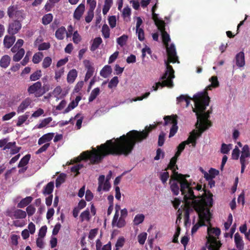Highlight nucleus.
<instances>
[{"label": "nucleus", "mask_w": 250, "mask_h": 250, "mask_svg": "<svg viewBox=\"0 0 250 250\" xmlns=\"http://www.w3.org/2000/svg\"><path fill=\"white\" fill-rule=\"evenodd\" d=\"M162 81V82H158L157 83H155V85H153L152 86L153 90L154 91L157 90L158 88L160 86H161L162 87L165 86H167L168 87H172L173 86H172L170 84L171 82L169 80H161Z\"/></svg>", "instance_id": "19"}, {"label": "nucleus", "mask_w": 250, "mask_h": 250, "mask_svg": "<svg viewBox=\"0 0 250 250\" xmlns=\"http://www.w3.org/2000/svg\"><path fill=\"white\" fill-rule=\"evenodd\" d=\"M10 58L8 55H4L2 57L0 60V66L4 68H7L10 62Z\"/></svg>", "instance_id": "24"}, {"label": "nucleus", "mask_w": 250, "mask_h": 250, "mask_svg": "<svg viewBox=\"0 0 250 250\" xmlns=\"http://www.w3.org/2000/svg\"><path fill=\"white\" fill-rule=\"evenodd\" d=\"M136 33L137 34L138 39L140 41H143L145 39V34L144 30L142 28L136 29Z\"/></svg>", "instance_id": "60"}, {"label": "nucleus", "mask_w": 250, "mask_h": 250, "mask_svg": "<svg viewBox=\"0 0 250 250\" xmlns=\"http://www.w3.org/2000/svg\"><path fill=\"white\" fill-rule=\"evenodd\" d=\"M26 214H27L29 216H31L35 213L36 208L32 205H29L26 208Z\"/></svg>", "instance_id": "61"}, {"label": "nucleus", "mask_w": 250, "mask_h": 250, "mask_svg": "<svg viewBox=\"0 0 250 250\" xmlns=\"http://www.w3.org/2000/svg\"><path fill=\"white\" fill-rule=\"evenodd\" d=\"M211 84L213 85V87L216 88L219 86V83L216 76H212L209 79Z\"/></svg>", "instance_id": "63"}, {"label": "nucleus", "mask_w": 250, "mask_h": 250, "mask_svg": "<svg viewBox=\"0 0 250 250\" xmlns=\"http://www.w3.org/2000/svg\"><path fill=\"white\" fill-rule=\"evenodd\" d=\"M221 233V230L219 228H211L210 227L208 228V237L207 243L211 244V242L208 241V239L210 237H214L212 235L218 236Z\"/></svg>", "instance_id": "16"}, {"label": "nucleus", "mask_w": 250, "mask_h": 250, "mask_svg": "<svg viewBox=\"0 0 250 250\" xmlns=\"http://www.w3.org/2000/svg\"><path fill=\"white\" fill-rule=\"evenodd\" d=\"M33 198L31 196H27L22 199L17 205L19 208H23L31 203Z\"/></svg>", "instance_id": "21"}, {"label": "nucleus", "mask_w": 250, "mask_h": 250, "mask_svg": "<svg viewBox=\"0 0 250 250\" xmlns=\"http://www.w3.org/2000/svg\"><path fill=\"white\" fill-rule=\"evenodd\" d=\"M80 218L81 222L84 221H89L90 220V212L88 208L81 213Z\"/></svg>", "instance_id": "33"}, {"label": "nucleus", "mask_w": 250, "mask_h": 250, "mask_svg": "<svg viewBox=\"0 0 250 250\" xmlns=\"http://www.w3.org/2000/svg\"><path fill=\"white\" fill-rule=\"evenodd\" d=\"M77 105L78 104H77V103H75L74 101H72L69 103L68 106L64 109L63 113L65 114L69 112L70 110L74 109Z\"/></svg>", "instance_id": "56"}, {"label": "nucleus", "mask_w": 250, "mask_h": 250, "mask_svg": "<svg viewBox=\"0 0 250 250\" xmlns=\"http://www.w3.org/2000/svg\"><path fill=\"white\" fill-rule=\"evenodd\" d=\"M52 120L51 117H48L42 120L41 123L37 125V128H42L48 125Z\"/></svg>", "instance_id": "47"}, {"label": "nucleus", "mask_w": 250, "mask_h": 250, "mask_svg": "<svg viewBox=\"0 0 250 250\" xmlns=\"http://www.w3.org/2000/svg\"><path fill=\"white\" fill-rule=\"evenodd\" d=\"M145 219V215L143 214H138L136 215L133 220L134 225L138 226L143 222Z\"/></svg>", "instance_id": "39"}, {"label": "nucleus", "mask_w": 250, "mask_h": 250, "mask_svg": "<svg viewBox=\"0 0 250 250\" xmlns=\"http://www.w3.org/2000/svg\"><path fill=\"white\" fill-rule=\"evenodd\" d=\"M43 57V55L42 52H38L37 53H36L33 55L32 58L33 62L35 64L39 63L42 61Z\"/></svg>", "instance_id": "38"}, {"label": "nucleus", "mask_w": 250, "mask_h": 250, "mask_svg": "<svg viewBox=\"0 0 250 250\" xmlns=\"http://www.w3.org/2000/svg\"><path fill=\"white\" fill-rule=\"evenodd\" d=\"M178 116L176 115H173L171 116H166L164 118L165 123L164 125H167L168 124H172L173 125V122L174 120H177Z\"/></svg>", "instance_id": "35"}, {"label": "nucleus", "mask_w": 250, "mask_h": 250, "mask_svg": "<svg viewBox=\"0 0 250 250\" xmlns=\"http://www.w3.org/2000/svg\"><path fill=\"white\" fill-rule=\"evenodd\" d=\"M236 64L239 67H241L245 65V54L243 51L237 53L235 56Z\"/></svg>", "instance_id": "12"}, {"label": "nucleus", "mask_w": 250, "mask_h": 250, "mask_svg": "<svg viewBox=\"0 0 250 250\" xmlns=\"http://www.w3.org/2000/svg\"><path fill=\"white\" fill-rule=\"evenodd\" d=\"M177 162V160L175 159V158H172L170 159V162L168 164L167 167L165 169V170L167 171L168 169H171L176 168V169H178V166L176 165Z\"/></svg>", "instance_id": "51"}, {"label": "nucleus", "mask_w": 250, "mask_h": 250, "mask_svg": "<svg viewBox=\"0 0 250 250\" xmlns=\"http://www.w3.org/2000/svg\"><path fill=\"white\" fill-rule=\"evenodd\" d=\"M119 83L118 78L117 76L114 77L109 82L108 87L109 88H112L116 87Z\"/></svg>", "instance_id": "54"}, {"label": "nucleus", "mask_w": 250, "mask_h": 250, "mask_svg": "<svg viewBox=\"0 0 250 250\" xmlns=\"http://www.w3.org/2000/svg\"><path fill=\"white\" fill-rule=\"evenodd\" d=\"M208 241L211 242L208 247V250H220L222 245L220 241H217L214 237H210Z\"/></svg>", "instance_id": "11"}, {"label": "nucleus", "mask_w": 250, "mask_h": 250, "mask_svg": "<svg viewBox=\"0 0 250 250\" xmlns=\"http://www.w3.org/2000/svg\"><path fill=\"white\" fill-rule=\"evenodd\" d=\"M25 53V51L23 48H21L13 57V60L14 62L20 61L23 57Z\"/></svg>", "instance_id": "34"}, {"label": "nucleus", "mask_w": 250, "mask_h": 250, "mask_svg": "<svg viewBox=\"0 0 250 250\" xmlns=\"http://www.w3.org/2000/svg\"><path fill=\"white\" fill-rule=\"evenodd\" d=\"M49 90V85H44L42 86V83L38 81L28 87L27 92L29 94H34L36 97H40Z\"/></svg>", "instance_id": "5"}, {"label": "nucleus", "mask_w": 250, "mask_h": 250, "mask_svg": "<svg viewBox=\"0 0 250 250\" xmlns=\"http://www.w3.org/2000/svg\"><path fill=\"white\" fill-rule=\"evenodd\" d=\"M31 156L30 154H28L23 157L20 160L18 167H24L26 165L28 164L30 160Z\"/></svg>", "instance_id": "32"}, {"label": "nucleus", "mask_w": 250, "mask_h": 250, "mask_svg": "<svg viewBox=\"0 0 250 250\" xmlns=\"http://www.w3.org/2000/svg\"><path fill=\"white\" fill-rule=\"evenodd\" d=\"M31 100L29 99H26L23 100L19 106L17 112L18 113L23 112L30 104Z\"/></svg>", "instance_id": "20"}, {"label": "nucleus", "mask_w": 250, "mask_h": 250, "mask_svg": "<svg viewBox=\"0 0 250 250\" xmlns=\"http://www.w3.org/2000/svg\"><path fill=\"white\" fill-rule=\"evenodd\" d=\"M192 99L194 102L195 106L194 108L192 107V111L196 113L197 116V120L195 126L198 128V130L192 131L186 142L187 144L191 143L192 146L195 147L197 138L201 136L204 131L212 125L211 122L208 120L210 114L212 112V108L205 112L206 107L210 102V98L207 91L194 95Z\"/></svg>", "instance_id": "2"}, {"label": "nucleus", "mask_w": 250, "mask_h": 250, "mask_svg": "<svg viewBox=\"0 0 250 250\" xmlns=\"http://www.w3.org/2000/svg\"><path fill=\"white\" fill-rule=\"evenodd\" d=\"M172 123H173V125H172L170 129V132L169 134V138H171L175 135L178 128V127L177 126L178 121L174 120L173 122H172Z\"/></svg>", "instance_id": "36"}, {"label": "nucleus", "mask_w": 250, "mask_h": 250, "mask_svg": "<svg viewBox=\"0 0 250 250\" xmlns=\"http://www.w3.org/2000/svg\"><path fill=\"white\" fill-rule=\"evenodd\" d=\"M83 64L87 69V72L84 78V81L86 82L93 75L94 68L92 66L91 62L89 60H84L83 61Z\"/></svg>", "instance_id": "10"}, {"label": "nucleus", "mask_w": 250, "mask_h": 250, "mask_svg": "<svg viewBox=\"0 0 250 250\" xmlns=\"http://www.w3.org/2000/svg\"><path fill=\"white\" fill-rule=\"evenodd\" d=\"M169 177V173L167 171H165L163 172H161L160 174V179L163 184H165L167 183V179Z\"/></svg>", "instance_id": "50"}, {"label": "nucleus", "mask_w": 250, "mask_h": 250, "mask_svg": "<svg viewBox=\"0 0 250 250\" xmlns=\"http://www.w3.org/2000/svg\"><path fill=\"white\" fill-rule=\"evenodd\" d=\"M102 42V39L101 37H97L95 38L90 47V50L92 51L96 50L99 47Z\"/></svg>", "instance_id": "30"}, {"label": "nucleus", "mask_w": 250, "mask_h": 250, "mask_svg": "<svg viewBox=\"0 0 250 250\" xmlns=\"http://www.w3.org/2000/svg\"><path fill=\"white\" fill-rule=\"evenodd\" d=\"M234 242L236 247H240V248L242 246H244L242 238L238 232L236 233L234 235Z\"/></svg>", "instance_id": "31"}, {"label": "nucleus", "mask_w": 250, "mask_h": 250, "mask_svg": "<svg viewBox=\"0 0 250 250\" xmlns=\"http://www.w3.org/2000/svg\"><path fill=\"white\" fill-rule=\"evenodd\" d=\"M177 169L176 168L170 169L172 170V174L171 176L170 180L176 181L179 183L180 178L184 176L183 174L179 173L177 171Z\"/></svg>", "instance_id": "29"}, {"label": "nucleus", "mask_w": 250, "mask_h": 250, "mask_svg": "<svg viewBox=\"0 0 250 250\" xmlns=\"http://www.w3.org/2000/svg\"><path fill=\"white\" fill-rule=\"evenodd\" d=\"M171 62H169V60L165 61V64L166 65V70L164 75L160 78V80H169L171 82L170 83L172 86H173L172 79L174 78V71L172 68V66L169 65V63Z\"/></svg>", "instance_id": "8"}, {"label": "nucleus", "mask_w": 250, "mask_h": 250, "mask_svg": "<svg viewBox=\"0 0 250 250\" xmlns=\"http://www.w3.org/2000/svg\"><path fill=\"white\" fill-rule=\"evenodd\" d=\"M16 41V37L14 35H6L3 40V44L7 48H10Z\"/></svg>", "instance_id": "13"}, {"label": "nucleus", "mask_w": 250, "mask_h": 250, "mask_svg": "<svg viewBox=\"0 0 250 250\" xmlns=\"http://www.w3.org/2000/svg\"><path fill=\"white\" fill-rule=\"evenodd\" d=\"M7 13L10 19L15 17L16 19H24L25 18L23 10H19L17 5L10 6L7 9Z\"/></svg>", "instance_id": "7"}, {"label": "nucleus", "mask_w": 250, "mask_h": 250, "mask_svg": "<svg viewBox=\"0 0 250 250\" xmlns=\"http://www.w3.org/2000/svg\"><path fill=\"white\" fill-rule=\"evenodd\" d=\"M162 33V38L164 43L166 46L168 45V42L170 41V37L168 34L165 30V25L158 28Z\"/></svg>", "instance_id": "17"}, {"label": "nucleus", "mask_w": 250, "mask_h": 250, "mask_svg": "<svg viewBox=\"0 0 250 250\" xmlns=\"http://www.w3.org/2000/svg\"><path fill=\"white\" fill-rule=\"evenodd\" d=\"M147 237V233L146 232H143L139 234L138 236V242L141 245H144L145 243Z\"/></svg>", "instance_id": "55"}, {"label": "nucleus", "mask_w": 250, "mask_h": 250, "mask_svg": "<svg viewBox=\"0 0 250 250\" xmlns=\"http://www.w3.org/2000/svg\"><path fill=\"white\" fill-rule=\"evenodd\" d=\"M240 155V150L237 146L232 150L231 158L233 160H238Z\"/></svg>", "instance_id": "57"}, {"label": "nucleus", "mask_w": 250, "mask_h": 250, "mask_svg": "<svg viewBox=\"0 0 250 250\" xmlns=\"http://www.w3.org/2000/svg\"><path fill=\"white\" fill-rule=\"evenodd\" d=\"M156 125L146 126L142 131L133 130L126 135H123L117 138L115 142L112 140L106 141L103 144L97 146V149L93 148L91 151H84L81 154L82 159L89 160L91 164H98L106 156H127L131 153L136 143L141 142L146 139L149 133L155 129Z\"/></svg>", "instance_id": "1"}, {"label": "nucleus", "mask_w": 250, "mask_h": 250, "mask_svg": "<svg viewBox=\"0 0 250 250\" xmlns=\"http://www.w3.org/2000/svg\"><path fill=\"white\" fill-rule=\"evenodd\" d=\"M27 118L28 116L27 115L20 116L18 117L17 126H21L26 121Z\"/></svg>", "instance_id": "59"}, {"label": "nucleus", "mask_w": 250, "mask_h": 250, "mask_svg": "<svg viewBox=\"0 0 250 250\" xmlns=\"http://www.w3.org/2000/svg\"><path fill=\"white\" fill-rule=\"evenodd\" d=\"M24 19H15L8 24L7 32L10 35H15L19 32L22 27V22Z\"/></svg>", "instance_id": "6"}, {"label": "nucleus", "mask_w": 250, "mask_h": 250, "mask_svg": "<svg viewBox=\"0 0 250 250\" xmlns=\"http://www.w3.org/2000/svg\"><path fill=\"white\" fill-rule=\"evenodd\" d=\"M81 40V37L77 31L74 32L73 34V41L75 43H78Z\"/></svg>", "instance_id": "64"}, {"label": "nucleus", "mask_w": 250, "mask_h": 250, "mask_svg": "<svg viewBox=\"0 0 250 250\" xmlns=\"http://www.w3.org/2000/svg\"><path fill=\"white\" fill-rule=\"evenodd\" d=\"M152 19L155 22V24L157 26L158 28L165 25V21L163 20H160L158 18V14H156L155 12L152 13Z\"/></svg>", "instance_id": "26"}, {"label": "nucleus", "mask_w": 250, "mask_h": 250, "mask_svg": "<svg viewBox=\"0 0 250 250\" xmlns=\"http://www.w3.org/2000/svg\"><path fill=\"white\" fill-rule=\"evenodd\" d=\"M112 72L111 66L105 65L100 71V75L104 78H107Z\"/></svg>", "instance_id": "25"}, {"label": "nucleus", "mask_w": 250, "mask_h": 250, "mask_svg": "<svg viewBox=\"0 0 250 250\" xmlns=\"http://www.w3.org/2000/svg\"><path fill=\"white\" fill-rule=\"evenodd\" d=\"M85 9L84 4L83 3L80 4L77 8L75 9L74 13V18L77 20L79 21L82 17Z\"/></svg>", "instance_id": "14"}, {"label": "nucleus", "mask_w": 250, "mask_h": 250, "mask_svg": "<svg viewBox=\"0 0 250 250\" xmlns=\"http://www.w3.org/2000/svg\"><path fill=\"white\" fill-rule=\"evenodd\" d=\"M131 15V9L130 8L127 6L126 7H125L123 9V12H122V16L125 19L126 17H128Z\"/></svg>", "instance_id": "62"}, {"label": "nucleus", "mask_w": 250, "mask_h": 250, "mask_svg": "<svg viewBox=\"0 0 250 250\" xmlns=\"http://www.w3.org/2000/svg\"><path fill=\"white\" fill-rule=\"evenodd\" d=\"M66 178V174L64 173L60 174L56 180V186L59 187L60 185L64 182Z\"/></svg>", "instance_id": "43"}, {"label": "nucleus", "mask_w": 250, "mask_h": 250, "mask_svg": "<svg viewBox=\"0 0 250 250\" xmlns=\"http://www.w3.org/2000/svg\"><path fill=\"white\" fill-rule=\"evenodd\" d=\"M125 243V239L124 237H119L115 244V249L114 250H119V249L123 247Z\"/></svg>", "instance_id": "49"}, {"label": "nucleus", "mask_w": 250, "mask_h": 250, "mask_svg": "<svg viewBox=\"0 0 250 250\" xmlns=\"http://www.w3.org/2000/svg\"><path fill=\"white\" fill-rule=\"evenodd\" d=\"M205 190L204 196L200 200H194V208L199 214V221L194 225L191 229L192 234L195 233L199 228L206 226L205 221H206L210 225L211 214L209 208L207 207H211L213 205V194L210 191L208 193Z\"/></svg>", "instance_id": "3"}, {"label": "nucleus", "mask_w": 250, "mask_h": 250, "mask_svg": "<svg viewBox=\"0 0 250 250\" xmlns=\"http://www.w3.org/2000/svg\"><path fill=\"white\" fill-rule=\"evenodd\" d=\"M66 30L64 26L58 28L55 32V36L58 40H62L64 38V35L66 34Z\"/></svg>", "instance_id": "27"}, {"label": "nucleus", "mask_w": 250, "mask_h": 250, "mask_svg": "<svg viewBox=\"0 0 250 250\" xmlns=\"http://www.w3.org/2000/svg\"><path fill=\"white\" fill-rule=\"evenodd\" d=\"M128 36L126 35H123L117 39V42L121 46H124L127 41Z\"/></svg>", "instance_id": "44"}, {"label": "nucleus", "mask_w": 250, "mask_h": 250, "mask_svg": "<svg viewBox=\"0 0 250 250\" xmlns=\"http://www.w3.org/2000/svg\"><path fill=\"white\" fill-rule=\"evenodd\" d=\"M231 144L227 145L223 143L221 145L220 151L223 154H228L231 149Z\"/></svg>", "instance_id": "48"}, {"label": "nucleus", "mask_w": 250, "mask_h": 250, "mask_svg": "<svg viewBox=\"0 0 250 250\" xmlns=\"http://www.w3.org/2000/svg\"><path fill=\"white\" fill-rule=\"evenodd\" d=\"M191 99L188 95H181L179 97L177 98V104L182 102L185 101L186 102V106L188 107L190 103V100Z\"/></svg>", "instance_id": "37"}, {"label": "nucleus", "mask_w": 250, "mask_h": 250, "mask_svg": "<svg viewBox=\"0 0 250 250\" xmlns=\"http://www.w3.org/2000/svg\"><path fill=\"white\" fill-rule=\"evenodd\" d=\"M102 33L103 37L107 39L110 36V29L109 27L106 24H104L102 27Z\"/></svg>", "instance_id": "42"}, {"label": "nucleus", "mask_w": 250, "mask_h": 250, "mask_svg": "<svg viewBox=\"0 0 250 250\" xmlns=\"http://www.w3.org/2000/svg\"><path fill=\"white\" fill-rule=\"evenodd\" d=\"M240 156L245 157H250V147L248 145H244V146L242 147L241 151V155Z\"/></svg>", "instance_id": "46"}, {"label": "nucleus", "mask_w": 250, "mask_h": 250, "mask_svg": "<svg viewBox=\"0 0 250 250\" xmlns=\"http://www.w3.org/2000/svg\"><path fill=\"white\" fill-rule=\"evenodd\" d=\"M170 188L174 195H178L179 193L180 188L179 186V183L176 181L169 180Z\"/></svg>", "instance_id": "18"}, {"label": "nucleus", "mask_w": 250, "mask_h": 250, "mask_svg": "<svg viewBox=\"0 0 250 250\" xmlns=\"http://www.w3.org/2000/svg\"><path fill=\"white\" fill-rule=\"evenodd\" d=\"M183 177H181L180 179L179 184L180 185V191L182 194L184 196V201L185 204L189 205L190 202L189 200H196V199H201L204 196L205 190L207 193L209 190H207L205 188H203L204 193L202 195H195L193 191V188L191 187V182H188L187 180V178L189 177L188 174H183Z\"/></svg>", "instance_id": "4"}, {"label": "nucleus", "mask_w": 250, "mask_h": 250, "mask_svg": "<svg viewBox=\"0 0 250 250\" xmlns=\"http://www.w3.org/2000/svg\"><path fill=\"white\" fill-rule=\"evenodd\" d=\"M109 24L111 28H113L116 25V18L115 16H111L108 19Z\"/></svg>", "instance_id": "58"}, {"label": "nucleus", "mask_w": 250, "mask_h": 250, "mask_svg": "<svg viewBox=\"0 0 250 250\" xmlns=\"http://www.w3.org/2000/svg\"><path fill=\"white\" fill-rule=\"evenodd\" d=\"M77 74L78 73L76 69H73L71 70L67 74V82L70 83H73L75 81L76 78H77Z\"/></svg>", "instance_id": "22"}, {"label": "nucleus", "mask_w": 250, "mask_h": 250, "mask_svg": "<svg viewBox=\"0 0 250 250\" xmlns=\"http://www.w3.org/2000/svg\"><path fill=\"white\" fill-rule=\"evenodd\" d=\"M54 136V133H48L42 135L38 140V145H41L44 143H48V142H50L53 139Z\"/></svg>", "instance_id": "15"}, {"label": "nucleus", "mask_w": 250, "mask_h": 250, "mask_svg": "<svg viewBox=\"0 0 250 250\" xmlns=\"http://www.w3.org/2000/svg\"><path fill=\"white\" fill-rule=\"evenodd\" d=\"M52 59L49 57H46L44 58L42 66L43 68H47L49 67L52 63Z\"/></svg>", "instance_id": "52"}, {"label": "nucleus", "mask_w": 250, "mask_h": 250, "mask_svg": "<svg viewBox=\"0 0 250 250\" xmlns=\"http://www.w3.org/2000/svg\"><path fill=\"white\" fill-rule=\"evenodd\" d=\"M42 76V71L41 70H38L30 76V79L32 81H36L39 80Z\"/></svg>", "instance_id": "45"}, {"label": "nucleus", "mask_w": 250, "mask_h": 250, "mask_svg": "<svg viewBox=\"0 0 250 250\" xmlns=\"http://www.w3.org/2000/svg\"><path fill=\"white\" fill-rule=\"evenodd\" d=\"M54 188V183L50 182L48 183L43 188L42 193L44 195H49L52 193Z\"/></svg>", "instance_id": "23"}, {"label": "nucleus", "mask_w": 250, "mask_h": 250, "mask_svg": "<svg viewBox=\"0 0 250 250\" xmlns=\"http://www.w3.org/2000/svg\"><path fill=\"white\" fill-rule=\"evenodd\" d=\"M100 93V89L98 87L94 88L91 92L88 98L89 102L94 101Z\"/></svg>", "instance_id": "40"}, {"label": "nucleus", "mask_w": 250, "mask_h": 250, "mask_svg": "<svg viewBox=\"0 0 250 250\" xmlns=\"http://www.w3.org/2000/svg\"><path fill=\"white\" fill-rule=\"evenodd\" d=\"M53 20V15L51 13L45 14L42 18V23L44 25L50 23Z\"/></svg>", "instance_id": "41"}, {"label": "nucleus", "mask_w": 250, "mask_h": 250, "mask_svg": "<svg viewBox=\"0 0 250 250\" xmlns=\"http://www.w3.org/2000/svg\"><path fill=\"white\" fill-rule=\"evenodd\" d=\"M14 219H24L26 217V211L21 209L14 210Z\"/></svg>", "instance_id": "28"}, {"label": "nucleus", "mask_w": 250, "mask_h": 250, "mask_svg": "<svg viewBox=\"0 0 250 250\" xmlns=\"http://www.w3.org/2000/svg\"><path fill=\"white\" fill-rule=\"evenodd\" d=\"M126 224L125 218L120 217L118 221L114 224V227H117L118 228L124 227Z\"/></svg>", "instance_id": "53"}, {"label": "nucleus", "mask_w": 250, "mask_h": 250, "mask_svg": "<svg viewBox=\"0 0 250 250\" xmlns=\"http://www.w3.org/2000/svg\"><path fill=\"white\" fill-rule=\"evenodd\" d=\"M167 53L169 62L175 63L178 61V57L176 55V49L174 44H171L169 47L166 46Z\"/></svg>", "instance_id": "9"}]
</instances>
